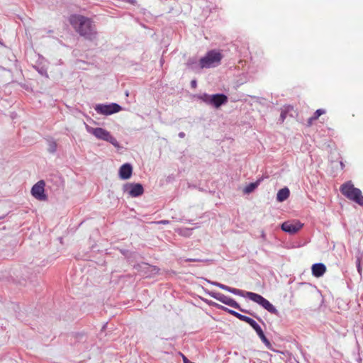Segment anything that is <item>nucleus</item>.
<instances>
[{
	"label": "nucleus",
	"mask_w": 363,
	"mask_h": 363,
	"mask_svg": "<svg viewBox=\"0 0 363 363\" xmlns=\"http://www.w3.org/2000/svg\"><path fill=\"white\" fill-rule=\"evenodd\" d=\"M356 265H361L363 263V254H359L356 256Z\"/></svg>",
	"instance_id": "393cba45"
},
{
	"label": "nucleus",
	"mask_w": 363,
	"mask_h": 363,
	"mask_svg": "<svg viewBox=\"0 0 363 363\" xmlns=\"http://www.w3.org/2000/svg\"><path fill=\"white\" fill-rule=\"evenodd\" d=\"M57 143L55 140H49L48 151L51 154L55 153L57 151Z\"/></svg>",
	"instance_id": "6ab92c4d"
},
{
	"label": "nucleus",
	"mask_w": 363,
	"mask_h": 363,
	"mask_svg": "<svg viewBox=\"0 0 363 363\" xmlns=\"http://www.w3.org/2000/svg\"><path fill=\"white\" fill-rule=\"evenodd\" d=\"M222 57L220 52L215 50H210L200 59V67L203 69L215 67L220 64Z\"/></svg>",
	"instance_id": "0eeeda50"
},
{
	"label": "nucleus",
	"mask_w": 363,
	"mask_h": 363,
	"mask_svg": "<svg viewBox=\"0 0 363 363\" xmlns=\"http://www.w3.org/2000/svg\"><path fill=\"white\" fill-rule=\"evenodd\" d=\"M238 319H239L240 320H242L243 322H245L247 324H249L250 322L252 320V318H251L250 317H248L247 315H242L241 313H240Z\"/></svg>",
	"instance_id": "412c9836"
},
{
	"label": "nucleus",
	"mask_w": 363,
	"mask_h": 363,
	"mask_svg": "<svg viewBox=\"0 0 363 363\" xmlns=\"http://www.w3.org/2000/svg\"><path fill=\"white\" fill-rule=\"evenodd\" d=\"M4 217H5V216H1V217H0V219H2V218H4Z\"/></svg>",
	"instance_id": "72a5a7b5"
},
{
	"label": "nucleus",
	"mask_w": 363,
	"mask_h": 363,
	"mask_svg": "<svg viewBox=\"0 0 363 363\" xmlns=\"http://www.w3.org/2000/svg\"><path fill=\"white\" fill-rule=\"evenodd\" d=\"M36 70L38 72V73L41 75V76H43V77H48V72H47V70L45 68H44L43 67H37L36 68Z\"/></svg>",
	"instance_id": "5701e85b"
},
{
	"label": "nucleus",
	"mask_w": 363,
	"mask_h": 363,
	"mask_svg": "<svg viewBox=\"0 0 363 363\" xmlns=\"http://www.w3.org/2000/svg\"><path fill=\"white\" fill-rule=\"evenodd\" d=\"M196 86H197V82H196V79L192 80V81L191 82V86L192 88H196Z\"/></svg>",
	"instance_id": "c85d7f7f"
},
{
	"label": "nucleus",
	"mask_w": 363,
	"mask_h": 363,
	"mask_svg": "<svg viewBox=\"0 0 363 363\" xmlns=\"http://www.w3.org/2000/svg\"><path fill=\"white\" fill-rule=\"evenodd\" d=\"M262 340V342L265 345V346L268 348V349H271L272 348V344L271 342H269V340L267 338V337L264 335H263L262 337H259Z\"/></svg>",
	"instance_id": "4be33fe9"
},
{
	"label": "nucleus",
	"mask_w": 363,
	"mask_h": 363,
	"mask_svg": "<svg viewBox=\"0 0 363 363\" xmlns=\"http://www.w3.org/2000/svg\"><path fill=\"white\" fill-rule=\"evenodd\" d=\"M230 293H232L235 295L247 297L250 300L259 304L260 306L264 308L265 310H267L270 313L276 315L277 316H279V312L275 308V306L274 305H272L267 299L264 298L260 294H256L254 292H251V291H244L242 290L235 289V288H232V287L230 290Z\"/></svg>",
	"instance_id": "f03ea898"
},
{
	"label": "nucleus",
	"mask_w": 363,
	"mask_h": 363,
	"mask_svg": "<svg viewBox=\"0 0 363 363\" xmlns=\"http://www.w3.org/2000/svg\"><path fill=\"white\" fill-rule=\"evenodd\" d=\"M208 294L212 298L218 300V301H220L227 306H229L232 308L238 309L244 313H247V314L252 315V317L257 319L259 322H261L263 325H265L264 321L259 317H258L255 313H252L248 310L242 308L240 305L236 301H235L233 298H232L229 296H225L221 293H219V292L211 291L208 293Z\"/></svg>",
	"instance_id": "7ed1b4c3"
},
{
	"label": "nucleus",
	"mask_w": 363,
	"mask_h": 363,
	"mask_svg": "<svg viewBox=\"0 0 363 363\" xmlns=\"http://www.w3.org/2000/svg\"><path fill=\"white\" fill-rule=\"evenodd\" d=\"M86 130L94 135L97 139L110 143L115 147H120V144L108 130L102 128H92L86 124Z\"/></svg>",
	"instance_id": "423d86ee"
},
{
	"label": "nucleus",
	"mask_w": 363,
	"mask_h": 363,
	"mask_svg": "<svg viewBox=\"0 0 363 363\" xmlns=\"http://www.w3.org/2000/svg\"><path fill=\"white\" fill-rule=\"evenodd\" d=\"M208 283L214 285V286H216L218 287H219L220 289H223L225 291H227L228 292H230V290L231 289V287L228 286H226L225 284H220L219 282H216V281H209V280H207L206 279Z\"/></svg>",
	"instance_id": "aec40b11"
},
{
	"label": "nucleus",
	"mask_w": 363,
	"mask_h": 363,
	"mask_svg": "<svg viewBox=\"0 0 363 363\" xmlns=\"http://www.w3.org/2000/svg\"><path fill=\"white\" fill-rule=\"evenodd\" d=\"M340 191L348 199L363 206V196L359 189L354 186L353 184L350 181L344 183L340 186Z\"/></svg>",
	"instance_id": "20e7f679"
},
{
	"label": "nucleus",
	"mask_w": 363,
	"mask_h": 363,
	"mask_svg": "<svg viewBox=\"0 0 363 363\" xmlns=\"http://www.w3.org/2000/svg\"><path fill=\"white\" fill-rule=\"evenodd\" d=\"M256 333L259 336V337H261L263 335H264V333L261 328L256 331Z\"/></svg>",
	"instance_id": "cd10ccee"
},
{
	"label": "nucleus",
	"mask_w": 363,
	"mask_h": 363,
	"mask_svg": "<svg viewBox=\"0 0 363 363\" xmlns=\"http://www.w3.org/2000/svg\"><path fill=\"white\" fill-rule=\"evenodd\" d=\"M211 306H214L215 308H216L217 309H219V310H221V311H223L233 316H235V318H238L240 313L235 311H233V310H231L225 306H223L222 305H220L217 303H215V302H213L211 304Z\"/></svg>",
	"instance_id": "dca6fc26"
},
{
	"label": "nucleus",
	"mask_w": 363,
	"mask_h": 363,
	"mask_svg": "<svg viewBox=\"0 0 363 363\" xmlns=\"http://www.w3.org/2000/svg\"><path fill=\"white\" fill-rule=\"evenodd\" d=\"M94 110L100 115L109 116L118 113L122 110V107L116 103L98 104L94 106Z\"/></svg>",
	"instance_id": "6e6552de"
},
{
	"label": "nucleus",
	"mask_w": 363,
	"mask_h": 363,
	"mask_svg": "<svg viewBox=\"0 0 363 363\" xmlns=\"http://www.w3.org/2000/svg\"><path fill=\"white\" fill-rule=\"evenodd\" d=\"M74 337H75V339L77 340L80 341V340H84V338L85 337V335H84V333H75L74 334Z\"/></svg>",
	"instance_id": "bb28decb"
},
{
	"label": "nucleus",
	"mask_w": 363,
	"mask_h": 363,
	"mask_svg": "<svg viewBox=\"0 0 363 363\" xmlns=\"http://www.w3.org/2000/svg\"><path fill=\"white\" fill-rule=\"evenodd\" d=\"M249 325L255 330V332L261 328L259 324L253 319L250 322Z\"/></svg>",
	"instance_id": "b1692460"
},
{
	"label": "nucleus",
	"mask_w": 363,
	"mask_h": 363,
	"mask_svg": "<svg viewBox=\"0 0 363 363\" xmlns=\"http://www.w3.org/2000/svg\"><path fill=\"white\" fill-rule=\"evenodd\" d=\"M287 110H282L281 112V114H280V118H279V121L281 122H284L286 117V114H287Z\"/></svg>",
	"instance_id": "a878e982"
},
{
	"label": "nucleus",
	"mask_w": 363,
	"mask_h": 363,
	"mask_svg": "<svg viewBox=\"0 0 363 363\" xmlns=\"http://www.w3.org/2000/svg\"><path fill=\"white\" fill-rule=\"evenodd\" d=\"M200 259H186V262H199Z\"/></svg>",
	"instance_id": "473e14b6"
},
{
	"label": "nucleus",
	"mask_w": 363,
	"mask_h": 363,
	"mask_svg": "<svg viewBox=\"0 0 363 363\" xmlns=\"http://www.w3.org/2000/svg\"><path fill=\"white\" fill-rule=\"evenodd\" d=\"M69 23L85 40L90 42L97 40L98 33L94 22L89 18L82 15H72L69 17Z\"/></svg>",
	"instance_id": "f257e3e1"
},
{
	"label": "nucleus",
	"mask_w": 363,
	"mask_h": 363,
	"mask_svg": "<svg viewBox=\"0 0 363 363\" xmlns=\"http://www.w3.org/2000/svg\"><path fill=\"white\" fill-rule=\"evenodd\" d=\"M290 195V191L288 187H284L279 189L277 194V201L279 202H283L286 201Z\"/></svg>",
	"instance_id": "2eb2a0df"
},
{
	"label": "nucleus",
	"mask_w": 363,
	"mask_h": 363,
	"mask_svg": "<svg viewBox=\"0 0 363 363\" xmlns=\"http://www.w3.org/2000/svg\"><path fill=\"white\" fill-rule=\"evenodd\" d=\"M0 45H3V43H1V41L0 40Z\"/></svg>",
	"instance_id": "f704fd0d"
},
{
	"label": "nucleus",
	"mask_w": 363,
	"mask_h": 363,
	"mask_svg": "<svg viewBox=\"0 0 363 363\" xmlns=\"http://www.w3.org/2000/svg\"><path fill=\"white\" fill-rule=\"evenodd\" d=\"M302 227L303 224L299 221H296L295 223L284 222L281 224V228L286 233L294 234L297 233Z\"/></svg>",
	"instance_id": "9b49d317"
},
{
	"label": "nucleus",
	"mask_w": 363,
	"mask_h": 363,
	"mask_svg": "<svg viewBox=\"0 0 363 363\" xmlns=\"http://www.w3.org/2000/svg\"><path fill=\"white\" fill-rule=\"evenodd\" d=\"M262 179H257L255 182L250 183L248 185H247L245 189H243V192L246 194H250L252 192H253L257 186L259 185L260 182H262Z\"/></svg>",
	"instance_id": "f3484780"
},
{
	"label": "nucleus",
	"mask_w": 363,
	"mask_h": 363,
	"mask_svg": "<svg viewBox=\"0 0 363 363\" xmlns=\"http://www.w3.org/2000/svg\"><path fill=\"white\" fill-rule=\"evenodd\" d=\"M123 191L130 197L135 198L143 194L144 187L140 183H126L123 186Z\"/></svg>",
	"instance_id": "1a4fd4ad"
},
{
	"label": "nucleus",
	"mask_w": 363,
	"mask_h": 363,
	"mask_svg": "<svg viewBox=\"0 0 363 363\" xmlns=\"http://www.w3.org/2000/svg\"><path fill=\"white\" fill-rule=\"evenodd\" d=\"M186 66L187 69L192 70L195 72H199V70L201 69H202L200 67V61L198 62L196 57H190L188 59V60L186 63Z\"/></svg>",
	"instance_id": "4468645a"
},
{
	"label": "nucleus",
	"mask_w": 363,
	"mask_h": 363,
	"mask_svg": "<svg viewBox=\"0 0 363 363\" xmlns=\"http://www.w3.org/2000/svg\"><path fill=\"white\" fill-rule=\"evenodd\" d=\"M357 269L359 274H361L362 270L361 265H357Z\"/></svg>",
	"instance_id": "7c9ffc66"
},
{
	"label": "nucleus",
	"mask_w": 363,
	"mask_h": 363,
	"mask_svg": "<svg viewBox=\"0 0 363 363\" xmlns=\"http://www.w3.org/2000/svg\"><path fill=\"white\" fill-rule=\"evenodd\" d=\"M45 182L44 180H40L35 184L31 189L32 196L39 201H46L48 196L45 193Z\"/></svg>",
	"instance_id": "9d476101"
},
{
	"label": "nucleus",
	"mask_w": 363,
	"mask_h": 363,
	"mask_svg": "<svg viewBox=\"0 0 363 363\" xmlns=\"http://www.w3.org/2000/svg\"><path fill=\"white\" fill-rule=\"evenodd\" d=\"M325 111L324 109H318L313 113V116L308 119V123L311 124L313 121L317 120L322 114H324Z\"/></svg>",
	"instance_id": "a211bd4d"
},
{
	"label": "nucleus",
	"mask_w": 363,
	"mask_h": 363,
	"mask_svg": "<svg viewBox=\"0 0 363 363\" xmlns=\"http://www.w3.org/2000/svg\"><path fill=\"white\" fill-rule=\"evenodd\" d=\"M159 224H163V225H166V224H168L169 223V221L167 220H160L157 222Z\"/></svg>",
	"instance_id": "c756f323"
},
{
	"label": "nucleus",
	"mask_w": 363,
	"mask_h": 363,
	"mask_svg": "<svg viewBox=\"0 0 363 363\" xmlns=\"http://www.w3.org/2000/svg\"><path fill=\"white\" fill-rule=\"evenodd\" d=\"M311 270L314 277H320L326 272V267L323 263H315L312 265Z\"/></svg>",
	"instance_id": "ddd939ff"
},
{
	"label": "nucleus",
	"mask_w": 363,
	"mask_h": 363,
	"mask_svg": "<svg viewBox=\"0 0 363 363\" xmlns=\"http://www.w3.org/2000/svg\"><path fill=\"white\" fill-rule=\"evenodd\" d=\"M133 174V166L130 163L122 164L118 169V176L121 179H129Z\"/></svg>",
	"instance_id": "f8f14e48"
},
{
	"label": "nucleus",
	"mask_w": 363,
	"mask_h": 363,
	"mask_svg": "<svg viewBox=\"0 0 363 363\" xmlns=\"http://www.w3.org/2000/svg\"><path fill=\"white\" fill-rule=\"evenodd\" d=\"M178 135L179 138H184L185 137V133L184 132H180Z\"/></svg>",
	"instance_id": "2f4dec72"
},
{
	"label": "nucleus",
	"mask_w": 363,
	"mask_h": 363,
	"mask_svg": "<svg viewBox=\"0 0 363 363\" xmlns=\"http://www.w3.org/2000/svg\"><path fill=\"white\" fill-rule=\"evenodd\" d=\"M197 98L208 105L212 106L216 108H220L221 106L228 103V98L224 94H215L210 95L206 93L198 95Z\"/></svg>",
	"instance_id": "39448f33"
}]
</instances>
